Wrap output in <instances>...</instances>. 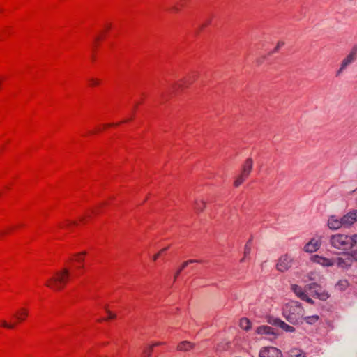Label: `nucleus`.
Segmentation results:
<instances>
[{
  "label": "nucleus",
  "mask_w": 357,
  "mask_h": 357,
  "mask_svg": "<svg viewBox=\"0 0 357 357\" xmlns=\"http://www.w3.org/2000/svg\"><path fill=\"white\" fill-rule=\"evenodd\" d=\"M259 357H282V354L276 347H266L261 349Z\"/></svg>",
  "instance_id": "11"
},
{
  "label": "nucleus",
  "mask_w": 357,
  "mask_h": 357,
  "mask_svg": "<svg viewBox=\"0 0 357 357\" xmlns=\"http://www.w3.org/2000/svg\"><path fill=\"white\" fill-rule=\"evenodd\" d=\"M357 58V45H354L349 54L342 61L341 67L340 70L337 73V76H338L341 72L347 68L350 63L354 62Z\"/></svg>",
  "instance_id": "10"
},
{
  "label": "nucleus",
  "mask_w": 357,
  "mask_h": 357,
  "mask_svg": "<svg viewBox=\"0 0 357 357\" xmlns=\"http://www.w3.org/2000/svg\"><path fill=\"white\" fill-rule=\"evenodd\" d=\"M169 11L173 13H177L180 11V8L177 6H174L170 8Z\"/></svg>",
  "instance_id": "33"
},
{
  "label": "nucleus",
  "mask_w": 357,
  "mask_h": 357,
  "mask_svg": "<svg viewBox=\"0 0 357 357\" xmlns=\"http://www.w3.org/2000/svg\"><path fill=\"white\" fill-rule=\"evenodd\" d=\"M195 344L190 341H182L176 346V350L179 351L187 352L195 349Z\"/></svg>",
  "instance_id": "15"
},
{
  "label": "nucleus",
  "mask_w": 357,
  "mask_h": 357,
  "mask_svg": "<svg viewBox=\"0 0 357 357\" xmlns=\"http://www.w3.org/2000/svg\"><path fill=\"white\" fill-rule=\"evenodd\" d=\"M86 252H81L72 256L67 264V267L78 276L84 267Z\"/></svg>",
  "instance_id": "5"
},
{
  "label": "nucleus",
  "mask_w": 357,
  "mask_h": 357,
  "mask_svg": "<svg viewBox=\"0 0 357 357\" xmlns=\"http://www.w3.org/2000/svg\"><path fill=\"white\" fill-rule=\"evenodd\" d=\"M328 226L331 229H337L343 226L342 223V218L340 220L335 218L334 216L331 217L328 221Z\"/></svg>",
  "instance_id": "18"
},
{
  "label": "nucleus",
  "mask_w": 357,
  "mask_h": 357,
  "mask_svg": "<svg viewBox=\"0 0 357 357\" xmlns=\"http://www.w3.org/2000/svg\"><path fill=\"white\" fill-rule=\"evenodd\" d=\"M239 326L245 331H248L252 327V323L249 319L243 317L239 321Z\"/></svg>",
  "instance_id": "21"
},
{
  "label": "nucleus",
  "mask_w": 357,
  "mask_h": 357,
  "mask_svg": "<svg viewBox=\"0 0 357 357\" xmlns=\"http://www.w3.org/2000/svg\"><path fill=\"white\" fill-rule=\"evenodd\" d=\"M305 289L310 291L311 296L317 297L320 300L326 301L329 297L328 294L316 283L308 284L305 287Z\"/></svg>",
  "instance_id": "7"
},
{
  "label": "nucleus",
  "mask_w": 357,
  "mask_h": 357,
  "mask_svg": "<svg viewBox=\"0 0 357 357\" xmlns=\"http://www.w3.org/2000/svg\"><path fill=\"white\" fill-rule=\"evenodd\" d=\"M198 73L197 72H192L183 79L180 80L178 83L175 84L172 86V89L174 91L178 89H183L190 86L191 84L194 83V82L197 79Z\"/></svg>",
  "instance_id": "8"
},
{
  "label": "nucleus",
  "mask_w": 357,
  "mask_h": 357,
  "mask_svg": "<svg viewBox=\"0 0 357 357\" xmlns=\"http://www.w3.org/2000/svg\"><path fill=\"white\" fill-rule=\"evenodd\" d=\"M153 346L149 345L144 349L142 357H151L153 353Z\"/></svg>",
  "instance_id": "30"
},
{
  "label": "nucleus",
  "mask_w": 357,
  "mask_h": 357,
  "mask_svg": "<svg viewBox=\"0 0 357 357\" xmlns=\"http://www.w3.org/2000/svg\"><path fill=\"white\" fill-rule=\"evenodd\" d=\"M248 178V176L242 174V173H240V174L238 176H236V178H235L234 181V185L236 187V188H238V186H240L247 178Z\"/></svg>",
  "instance_id": "24"
},
{
  "label": "nucleus",
  "mask_w": 357,
  "mask_h": 357,
  "mask_svg": "<svg viewBox=\"0 0 357 357\" xmlns=\"http://www.w3.org/2000/svg\"><path fill=\"white\" fill-rule=\"evenodd\" d=\"M357 221V210H354L342 218L343 226L348 227Z\"/></svg>",
  "instance_id": "13"
},
{
  "label": "nucleus",
  "mask_w": 357,
  "mask_h": 357,
  "mask_svg": "<svg viewBox=\"0 0 357 357\" xmlns=\"http://www.w3.org/2000/svg\"><path fill=\"white\" fill-rule=\"evenodd\" d=\"M337 285L341 290H343L348 286V282L347 280H340Z\"/></svg>",
  "instance_id": "31"
},
{
  "label": "nucleus",
  "mask_w": 357,
  "mask_h": 357,
  "mask_svg": "<svg viewBox=\"0 0 357 357\" xmlns=\"http://www.w3.org/2000/svg\"><path fill=\"white\" fill-rule=\"evenodd\" d=\"M250 250H251L250 247L248 244H246L245 246V249H244V257L241 259V261H240L241 262H243L245 260V258L246 257V256L250 255Z\"/></svg>",
  "instance_id": "32"
},
{
  "label": "nucleus",
  "mask_w": 357,
  "mask_h": 357,
  "mask_svg": "<svg viewBox=\"0 0 357 357\" xmlns=\"http://www.w3.org/2000/svg\"><path fill=\"white\" fill-rule=\"evenodd\" d=\"M206 206V203L203 199H196L194 203V209L197 212H202Z\"/></svg>",
  "instance_id": "22"
},
{
  "label": "nucleus",
  "mask_w": 357,
  "mask_h": 357,
  "mask_svg": "<svg viewBox=\"0 0 357 357\" xmlns=\"http://www.w3.org/2000/svg\"><path fill=\"white\" fill-rule=\"evenodd\" d=\"M276 324L285 331L294 332L295 331V328L293 326L288 325L283 321L278 320L276 321Z\"/></svg>",
  "instance_id": "25"
},
{
  "label": "nucleus",
  "mask_w": 357,
  "mask_h": 357,
  "mask_svg": "<svg viewBox=\"0 0 357 357\" xmlns=\"http://www.w3.org/2000/svg\"><path fill=\"white\" fill-rule=\"evenodd\" d=\"M331 245L339 250H347L354 246V236L337 234L332 235L330 238Z\"/></svg>",
  "instance_id": "4"
},
{
  "label": "nucleus",
  "mask_w": 357,
  "mask_h": 357,
  "mask_svg": "<svg viewBox=\"0 0 357 357\" xmlns=\"http://www.w3.org/2000/svg\"><path fill=\"white\" fill-rule=\"evenodd\" d=\"M321 245V241L317 238H312L310 242H308L304 249L307 252H314L317 251Z\"/></svg>",
  "instance_id": "16"
},
{
  "label": "nucleus",
  "mask_w": 357,
  "mask_h": 357,
  "mask_svg": "<svg viewBox=\"0 0 357 357\" xmlns=\"http://www.w3.org/2000/svg\"><path fill=\"white\" fill-rule=\"evenodd\" d=\"M100 206H96L86 211L85 213L80 216L79 218V222L76 221H71L69 220H63L58 222L56 227L60 229H70L73 227L79 224L87 223L93 216L98 215L100 212Z\"/></svg>",
  "instance_id": "3"
},
{
  "label": "nucleus",
  "mask_w": 357,
  "mask_h": 357,
  "mask_svg": "<svg viewBox=\"0 0 357 357\" xmlns=\"http://www.w3.org/2000/svg\"><path fill=\"white\" fill-rule=\"evenodd\" d=\"M311 260L317 264H319L323 266H332L335 264V259L325 258L319 255H312L311 257Z\"/></svg>",
  "instance_id": "14"
},
{
  "label": "nucleus",
  "mask_w": 357,
  "mask_h": 357,
  "mask_svg": "<svg viewBox=\"0 0 357 357\" xmlns=\"http://www.w3.org/2000/svg\"><path fill=\"white\" fill-rule=\"evenodd\" d=\"M162 344H163V342H155V343L151 344V346H153V349L155 347L162 345Z\"/></svg>",
  "instance_id": "39"
},
{
  "label": "nucleus",
  "mask_w": 357,
  "mask_h": 357,
  "mask_svg": "<svg viewBox=\"0 0 357 357\" xmlns=\"http://www.w3.org/2000/svg\"><path fill=\"white\" fill-rule=\"evenodd\" d=\"M252 167L253 160L251 158H248L244 161L242 165L241 173L249 176L252 170Z\"/></svg>",
  "instance_id": "17"
},
{
  "label": "nucleus",
  "mask_w": 357,
  "mask_h": 357,
  "mask_svg": "<svg viewBox=\"0 0 357 357\" xmlns=\"http://www.w3.org/2000/svg\"><path fill=\"white\" fill-rule=\"evenodd\" d=\"M77 276L76 273L71 271L66 266L56 272L53 276L47 280L45 285L52 290L59 291L63 289L73 278Z\"/></svg>",
  "instance_id": "1"
},
{
  "label": "nucleus",
  "mask_w": 357,
  "mask_h": 357,
  "mask_svg": "<svg viewBox=\"0 0 357 357\" xmlns=\"http://www.w3.org/2000/svg\"><path fill=\"white\" fill-rule=\"evenodd\" d=\"M291 289L296 294V295L300 298L301 300L305 298V292L303 291L302 288L296 284H294L291 286Z\"/></svg>",
  "instance_id": "23"
},
{
  "label": "nucleus",
  "mask_w": 357,
  "mask_h": 357,
  "mask_svg": "<svg viewBox=\"0 0 357 357\" xmlns=\"http://www.w3.org/2000/svg\"><path fill=\"white\" fill-rule=\"evenodd\" d=\"M303 319H304L307 324H313L318 321L319 319V316L317 315H312V316H307V317H303Z\"/></svg>",
  "instance_id": "28"
},
{
  "label": "nucleus",
  "mask_w": 357,
  "mask_h": 357,
  "mask_svg": "<svg viewBox=\"0 0 357 357\" xmlns=\"http://www.w3.org/2000/svg\"><path fill=\"white\" fill-rule=\"evenodd\" d=\"M168 249V247H166V248H164L162 249H161L158 253H160V255L162 256Z\"/></svg>",
  "instance_id": "37"
},
{
  "label": "nucleus",
  "mask_w": 357,
  "mask_h": 357,
  "mask_svg": "<svg viewBox=\"0 0 357 357\" xmlns=\"http://www.w3.org/2000/svg\"><path fill=\"white\" fill-rule=\"evenodd\" d=\"M289 357H305V356L301 350L294 349L290 351Z\"/></svg>",
  "instance_id": "29"
},
{
  "label": "nucleus",
  "mask_w": 357,
  "mask_h": 357,
  "mask_svg": "<svg viewBox=\"0 0 357 357\" xmlns=\"http://www.w3.org/2000/svg\"><path fill=\"white\" fill-rule=\"evenodd\" d=\"M357 261V251L344 252L340 257L335 259V264L341 268H348L354 262Z\"/></svg>",
  "instance_id": "6"
},
{
  "label": "nucleus",
  "mask_w": 357,
  "mask_h": 357,
  "mask_svg": "<svg viewBox=\"0 0 357 357\" xmlns=\"http://www.w3.org/2000/svg\"><path fill=\"white\" fill-rule=\"evenodd\" d=\"M0 326L7 329H13L17 326L16 322H8L7 321L2 319L0 320Z\"/></svg>",
  "instance_id": "26"
},
{
  "label": "nucleus",
  "mask_w": 357,
  "mask_h": 357,
  "mask_svg": "<svg viewBox=\"0 0 357 357\" xmlns=\"http://www.w3.org/2000/svg\"><path fill=\"white\" fill-rule=\"evenodd\" d=\"M294 263L293 259L289 255H282L278 260L276 268L280 272L287 271L290 268Z\"/></svg>",
  "instance_id": "9"
},
{
  "label": "nucleus",
  "mask_w": 357,
  "mask_h": 357,
  "mask_svg": "<svg viewBox=\"0 0 357 357\" xmlns=\"http://www.w3.org/2000/svg\"><path fill=\"white\" fill-rule=\"evenodd\" d=\"M302 300L305 301L306 302H307L308 303H310V304H312L314 303L312 299L309 298L307 294H305V298H303Z\"/></svg>",
  "instance_id": "34"
},
{
  "label": "nucleus",
  "mask_w": 357,
  "mask_h": 357,
  "mask_svg": "<svg viewBox=\"0 0 357 357\" xmlns=\"http://www.w3.org/2000/svg\"><path fill=\"white\" fill-rule=\"evenodd\" d=\"M89 86L91 87H97L102 84V80L97 77H91L88 80Z\"/></svg>",
  "instance_id": "27"
},
{
  "label": "nucleus",
  "mask_w": 357,
  "mask_h": 357,
  "mask_svg": "<svg viewBox=\"0 0 357 357\" xmlns=\"http://www.w3.org/2000/svg\"><path fill=\"white\" fill-rule=\"evenodd\" d=\"M256 333L258 334H274L273 328L268 326H260L257 327Z\"/></svg>",
  "instance_id": "20"
},
{
  "label": "nucleus",
  "mask_w": 357,
  "mask_h": 357,
  "mask_svg": "<svg viewBox=\"0 0 357 357\" xmlns=\"http://www.w3.org/2000/svg\"><path fill=\"white\" fill-rule=\"evenodd\" d=\"M199 261L197 260H195V259H190V260H188V261H184L181 266L178 268V270L176 271L175 274H174V280H176L178 277L179 276V275L181 274V273L190 264H192V263H195V262H198Z\"/></svg>",
  "instance_id": "19"
},
{
  "label": "nucleus",
  "mask_w": 357,
  "mask_h": 357,
  "mask_svg": "<svg viewBox=\"0 0 357 357\" xmlns=\"http://www.w3.org/2000/svg\"><path fill=\"white\" fill-rule=\"evenodd\" d=\"M29 311L26 307H20L13 314V317L15 319L13 322H16L17 325L24 321L29 317Z\"/></svg>",
  "instance_id": "12"
},
{
  "label": "nucleus",
  "mask_w": 357,
  "mask_h": 357,
  "mask_svg": "<svg viewBox=\"0 0 357 357\" xmlns=\"http://www.w3.org/2000/svg\"><path fill=\"white\" fill-rule=\"evenodd\" d=\"M283 316L292 324H298L302 322L304 309L300 303L291 301L283 308Z\"/></svg>",
  "instance_id": "2"
},
{
  "label": "nucleus",
  "mask_w": 357,
  "mask_h": 357,
  "mask_svg": "<svg viewBox=\"0 0 357 357\" xmlns=\"http://www.w3.org/2000/svg\"><path fill=\"white\" fill-rule=\"evenodd\" d=\"M357 245V234L354 235V245Z\"/></svg>",
  "instance_id": "40"
},
{
  "label": "nucleus",
  "mask_w": 357,
  "mask_h": 357,
  "mask_svg": "<svg viewBox=\"0 0 357 357\" xmlns=\"http://www.w3.org/2000/svg\"><path fill=\"white\" fill-rule=\"evenodd\" d=\"M101 40V36H96V38H95V43H98V42L99 40Z\"/></svg>",
  "instance_id": "41"
},
{
  "label": "nucleus",
  "mask_w": 357,
  "mask_h": 357,
  "mask_svg": "<svg viewBox=\"0 0 357 357\" xmlns=\"http://www.w3.org/2000/svg\"><path fill=\"white\" fill-rule=\"evenodd\" d=\"M112 126V124H105L103 126V129H106L109 127H110Z\"/></svg>",
  "instance_id": "42"
},
{
  "label": "nucleus",
  "mask_w": 357,
  "mask_h": 357,
  "mask_svg": "<svg viewBox=\"0 0 357 357\" xmlns=\"http://www.w3.org/2000/svg\"><path fill=\"white\" fill-rule=\"evenodd\" d=\"M160 256H161V255H160V253L157 252L156 254H155V255L153 256V261H157V260L159 259V257H160Z\"/></svg>",
  "instance_id": "36"
},
{
  "label": "nucleus",
  "mask_w": 357,
  "mask_h": 357,
  "mask_svg": "<svg viewBox=\"0 0 357 357\" xmlns=\"http://www.w3.org/2000/svg\"><path fill=\"white\" fill-rule=\"evenodd\" d=\"M284 45V42H282V41L278 42V44H277V46H276V49H278L280 47H282Z\"/></svg>",
  "instance_id": "38"
},
{
  "label": "nucleus",
  "mask_w": 357,
  "mask_h": 357,
  "mask_svg": "<svg viewBox=\"0 0 357 357\" xmlns=\"http://www.w3.org/2000/svg\"><path fill=\"white\" fill-rule=\"evenodd\" d=\"M115 318V314L112 313L111 312H108V317L106 319L107 320L113 319Z\"/></svg>",
  "instance_id": "35"
}]
</instances>
